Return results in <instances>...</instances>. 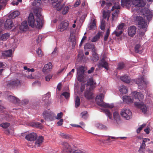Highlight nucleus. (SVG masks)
<instances>
[{
	"label": "nucleus",
	"instance_id": "7ed1b4c3",
	"mask_svg": "<svg viewBox=\"0 0 153 153\" xmlns=\"http://www.w3.org/2000/svg\"><path fill=\"white\" fill-rule=\"evenodd\" d=\"M43 116L45 120L52 121L55 119V115L53 112L48 110L44 112Z\"/></svg>",
	"mask_w": 153,
	"mask_h": 153
},
{
	"label": "nucleus",
	"instance_id": "7c9ffc66",
	"mask_svg": "<svg viewBox=\"0 0 153 153\" xmlns=\"http://www.w3.org/2000/svg\"><path fill=\"white\" fill-rule=\"evenodd\" d=\"M9 33H6L3 34L0 36V40L4 41L8 39L10 36Z\"/></svg>",
	"mask_w": 153,
	"mask_h": 153
},
{
	"label": "nucleus",
	"instance_id": "1a4fd4ad",
	"mask_svg": "<svg viewBox=\"0 0 153 153\" xmlns=\"http://www.w3.org/2000/svg\"><path fill=\"white\" fill-rule=\"evenodd\" d=\"M134 105L137 108L140 109L143 114H146L148 110L147 107L143 102H135Z\"/></svg>",
	"mask_w": 153,
	"mask_h": 153
},
{
	"label": "nucleus",
	"instance_id": "473e14b6",
	"mask_svg": "<svg viewBox=\"0 0 153 153\" xmlns=\"http://www.w3.org/2000/svg\"><path fill=\"white\" fill-rule=\"evenodd\" d=\"M77 76L78 80L80 82H84L85 81L84 80V78L85 77V75L84 74H78Z\"/></svg>",
	"mask_w": 153,
	"mask_h": 153
},
{
	"label": "nucleus",
	"instance_id": "a211bd4d",
	"mask_svg": "<svg viewBox=\"0 0 153 153\" xmlns=\"http://www.w3.org/2000/svg\"><path fill=\"white\" fill-rule=\"evenodd\" d=\"M136 32V28L134 26H130L128 30V35L131 37L133 36Z\"/></svg>",
	"mask_w": 153,
	"mask_h": 153
},
{
	"label": "nucleus",
	"instance_id": "680f3d73",
	"mask_svg": "<svg viewBox=\"0 0 153 153\" xmlns=\"http://www.w3.org/2000/svg\"><path fill=\"white\" fill-rule=\"evenodd\" d=\"M69 7L68 6H65L63 9L62 13L63 14H66L68 11Z\"/></svg>",
	"mask_w": 153,
	"mask_h": 153
},
{
	"label": "nucleus",
	"instance_id": "dca6fc26",
	"mask_svg": "<svg viewBox=\"0 0 153 153\" xmlns=\"http://www.w3.org/2000/svg\"><path fill=\"white\" fill-rule=\"evenodd\" d=\"M124 25L125 24L122 23L120 24L117 27V31H115L116 36H119L122 34L123 32V28Z\"/></svg>",
	"mask_w": 153,
	"mask_h": 153
},
{
	"label": "nucleus",
	"instance_id": "e2e57ef3",
	"mask_svg": "<svg viewBox=\"0 0 153 153\" xmlns=\"http://www.w3.org/2000/svg\"><path fill=\"white\" fill-rule=\"evenodd\" d=\"M87 113V112L86 111H85L82 112L81 114L82 117L84 119H86L87 117L86 114Z\"/></svg>",
	"mask_w": 153,
	"mask_h": 153
},
{
	"label": "nucleus",
	"instance_id": "f257e3e1",
	"mask_svg": "<svg viewBox=\"0 0 153 153\" xmlns=\"http://www.w3.org/2000/svg\"><path fill=\"white\" fill-rule=\"evenodd\" d=\"M104 96L102 94L97 95L96 97L95 101L97 104L99 106L105 108L112 109L114 107V104H109L103 101Z\"/></svg>",
	"mask_w": 153,
	"mask_h": 153
},
{
	"label": "nucleus",
	"instance_id": "5701e85b",
	"mask_svg": "<svg viewBox=\"0 0 153 153\" xmlns=\"http://www.w3.org/2000/svg\"><path fill=\"white\" fill-rule=\"evenodd\" d=\"M143 14L146 18L147 20H150L152 17V15L151 11L148 9H145L143 12Z\"/></svg>",
	"mask_w": 153,
	"mask_h": 153
},
{
	"label": "nucleus",
	"instance_id": "4468645a",
	"mask_svg": "<svg viewBox=\"0 0 153 153\" xmlns=\"http://www.w3.org/2000/svg\"><path fill=\"white\" fill-rule=\"evenodd\" d=\"M52 65L51 63L49 62L45 65L42 69V71L45 74L49 73L52 70Z\"/></svg>",
	"mask_w": 153,
	"mask_h": 153
},
{
	"label": "nucleus",
	"instance_id": "cd10ccee",
	"mask_svg": "<svg viewBox=\"0 0 153 153\" xmlns=\"http://www.w3.org/2000/svg\"><path fill=\"white\" fill-rule=\"evenodd\" d=\"M12 53V50H9L3 51L2 52V55L4 56L9 57L11 56Z\"/></svg>",
	"mask_w": 153,
	"mask_h": 153
},
{
	"label": "nucleus",
	"instance_id": "412c9836",
	"mask_svg": "<svg viewBox=\"0 0 153 153\" xmlns=\"http://www.w3.org/2000/svg\"><path fill=\"white\" fill-rule=\"evenodd\" d=\"M13 26V22L11 19H7L5 22L4 27L7 29H11Z\"/></svg>",
	"mask_w": 153,
	"mask_h": 153
},
{
	"label": "nucleus",
	"instance_id": "58836bf2",
	"mask_svg": "<svg viewBox=\"0 0 153 153\" xmlns=\"http://www.w3.org/2000/svg\"><path fill=\"white\" fill-rule=\"evenodd\" d=\"M141 48L140 45L139 44H137L134 47L135 51L136 53H141L142 52L141 50Z\"/></svg>",
	"mask_w": 153,
	"mask_h": 153
},
{
	"label": "nucleus",
	"instance_id": "a878e982",
	"mask_svg": "<svg viewBox=\"0 0 153 153\" xmlns=\"http://www.w3.org/2000/svg\"><path fill=\"white\" fill-rule=\"evenodd\" d=\"M123 100L124 102L127 103L132 102L133 101V98H131L130 97L126 96H124L123 97Z\"/></svg>",
	"mask_w": 153,
	"mask_h": 153
},
{
	"label": "nucleus",
	"instance_id": "aec40b11",
	"mask_svg": "<svg viewBox=\"0 0 153 153\" xmlns=\"http://www.w3.org/2000/svg\"><path fill=\"white\" fill-rule=\"evenodd\" d=\"M114 139L115 137L108 136L107 137V138L106 139H101L100 140V141L101 143L105 144H108L113 141L111 139L114 140Z\"/></svg>",
	"mask_w": 153,
	"mask_h": 153
},
{
	"label": "nucleus",
	"instance_id": "c03bdc74",
	"mask_svg": "<svg viewBox=\"0 0 153 153\" xmlns=\"http://www.w3.org/2000/svg\"><path fill=\"white\" fill-rule=\"evenodd\" d=\"M120 5L117 4L115 2V17L117 16L119 13V9H120Z\"/></svg>",
	"mask_w": 153,
	"mask_h": 153
},
{
	"label": "nucleus",
	"instance_id": "e433bc0d",
	"mask_svg": "<svg viewBox=\"0 0 153 153\" xmlns=\"http://www.w3.org/2000/svg\"><path fill=\"white\" fill-rule=\"evenodd\" d=\"M20 14V13L18 11H15L11 13L10 15V18L14 19L18 16Z\"/></svg>",
	"mask_w": 153,
	"mask_h": 153
},
{
	"label": "nucleus",
	"instance_id": "4d7b16f0",
	"mask_svg": "<svg viewBox=\"0 0 153 153\" xmlns=\"http://www.w3.org/2000/svg\"><path fill=\"white\" fill-rule=\"evenodd\" d=\"M63 96H64L66 99H67L69 97L70 94L68 92H64L61 94L60 96L62 97Z\"/></svg>",
	"mask_w": 153,
	"mask_h": 153
},
{
	"label": "nucleus",
	"instance_id": "6ab92c4d",
	"mask_svg": "<svg viewBox=\"0 0 153 153\" xmlns=\"http://www.w3.org/2000/svg\"><path fill=\"white\" fill-rule=\"evenodd\" d=\"M84 94L85 97L88 100L92 99L94 97L93 93L90 90L85 91Z\"/></svg>",
	"mask_w": 153,
	"mask_h": 153
},
{
	"label": "nucleus",
	"instance_id": "864d4df0",
	"mask_svg": "<svg viewBox=\"0 0 153 153\" xmlns=\"http://www.w3.org/2000/svg\"><path fill=\"white\" fill-rule=\"evenodd\" d=\"M106 114V115L110 119H111V114L110 111L107 109H103L102 110Z\"/></svg>",
	"mask_w": 153,
	"mask_h": 153
},
{
	"label": "nucleus",
	"instance_id": "9d476101",
	"mask_svg": "<svg viewBox=\"0 0 153 153\" xmlns=\"http://www.w3.org/2000/svg\"><path fill=\"white\" fill-rule=\"evenodd\" d=\"M69 24L67 20L62 22L58 26V30L62 32L67 30Z\"/></svg>",
	"mask_w": 153,
	"mask_h": 153
},
{
	"label": "nucleus",
	"instance_id": "c756f323",
	"mask_svg": "<svg viewBox=\"0 0 153 153\" xmlns=\"http://www.w3.org/2000/svg\"><path fill=\"white\" fill-rule=\"evenodd\" d=\"M96 82L94 81L92 78H90L88 80L87 82V85H90L92 89L94 88V87L93 86L94 85H95Z\"/></svg>",
	"mask_w": 153,
	"mask_h": 153
},
{
	"label": "nucleus",
	"instance_id": "3c124183",
	"mask_svg": "<svg viewBox=\"0 0 153 153\" xmlns=\"http://www.w3.org/2000/svg\"><path fill=\"white\" fill-rule=\"evenodd\" d=\"M31 126L40 128H41L42 126L41 123L38 122L32 123L31 124Z\"/></svg>",
	"mask_w": 153,
	"mask_h": 153
},
{
	"label": "nucleus",
	"instance_id": "f704fd0d",
	"mask_svg": "<svg viewBox=\"0 0 153 153\" xmlns=\"http://www.w3.org/2000/svg\"><path fill=\"white\" fill-rule=\"evenodd\" d=\"M89 29L94 30L96 29V26L94 19L92 20L89 24Z\"/></svg>",
	"mask_w": 153,
	"mask_h": 153
},
{
	"label": "nucleus",
	"instance_id": "2eb2a0df",
	"mask_svg": "<svg viewBox=\"0 0 153 153\" xmlns=\"http://www.w3.org/2000/svg\"><path fill=\"white\" fill-rule=\"evenodd\" d=\"M37 135L36 133H32L27 135L25 139L27 140L32 141L36 140Z\"/></svg>",
	"mask_w": 153,
	"mask_h": 153
},
{
	"label": "nucleus",
	"instance_id": "de8ad7c7",
	"mask_svg": "<svg viewBox=\"0 0 153 153\" xmlns=\"http://www.w3.org/2000/svg\"><path fill=\"white\" fill-rule=\"evenodd\" d=\"M41 3V0H34L33 3L32 4L33 6L36 7H38L40 5Z\"/></svg>",
	"mask_w": 153,
	"mask_h": 153
},
{
	"label": "nucleus",
	"instance_id": "338daca9",
	"mask_svg": "<svg viewBox=\"0 0 153 153\" xmlns=\"http://www.w3.org/2000/svg\"><path fill=\"white\" fill-rule=\"evenodd\" d=\"M22 0H17V1H13L12 2V4L13 5H17L18 4L19 2H21Z\"/></svg>",
	"mask_w": 153,
	"mask_h": 153
},
{
	"label": "nucleus",
	"instance_id": "20e7f679",
	"mask_svg": "<svg viewBox=\"0 0 153 153\" xmlns=\"http://www.w3.org/2000/svg\"><path fill=\"white\" fill-rule=\"evenodd\" d=\"M135 20L138 23L140 28H146L147 27V22L145 20L143 17L136 16L135 18Z\"/></svg>",
	"mask_w": 153,
	"mask_h": 153
},
{
	"label": "nucleus",
	"instance_id": "ddd939ff",
	"mask_svg": "<svg viewBox=\"0 0 153 153\" xmlns=\"http://www.w3.org/2000/svg\"><path fill=\"white\" fill-rule=\"evenodd\" d=\"M21 84L20 81L18 79L15 80H10L9 81L7 84L8 87H15L20 85Z\"/></svg>",
	"mask_w": 153,
	"mask_h": 153
},
{
	"label": "nucleus",
	"instance_id": "49530a36",
	"mask_svg": "<svg viewBox=\"0 0 153 153\" xmlns=\"http://www.w3.org/2000/svg\"><path fill=\"white\" fill-rule=\"evenodd\" d=\"M94 47V44H91L89 43H86L84 46L85 49H90Z\"/></svg>",
	"mask_w": 153,
	"mask_h": 153
},
{
	"label": "nucleus",
	"instance_id": "0e129e2a",
	"mask_svg": "<svg viewBox=\"0 0 153 153\" xmlns=\"http://www.w3.org/2000/svg\"><path fill=\"white\" fill-rule=\"evenodd\" d=\"M109 29H108L106 32L105 35L104 36V40L105 41H106L107 40L109 34Z\"/></svg>",
	"mask_w": 153,
	"mask_h": 153
},
{
	"label": "nucleus",
	"instance_id": "37998d69",
	"mask_svg": "<svg viewBox=\"0 0 153 153\" xmlns=\"http://www.w3.org/2000/svg\"><path fill=\"white\" fill-rule=\"evenodd\" d=\"M96 127L98 128L99 129H102L103 130H106L107 129V127L105 125H103L102 124L97 123L96 125Z\"/></svg>",
	"mask_w": 153,
	"mask_h": 153
},
{
	"label": "nucleus",
	"instance_id": "8fccbe9b",
	"mask_svg": "<svg viewBox=\"0 0 153 153\" xmlns=\"http://www.w3.org/2000/svg\"><path fill=\"white\" fill-rule=\"evenodd\" d=\"M10 125V123H3L0 124V126L4 128H6Z\"/></svg>",
	"mask_w": 153,
	"mask_h": 153
},
{
	"label": "nucleus",
	"instance_id": "79ce46f5",
	"mask_svg": "<svg viewBox=\"0 0 153 153\" xmlns=\"http://www.w3.org/2000/svg\"><path fill=\"white\" fill-rule=\"evenodd\" d=\"M110 12L109 11L106 12L105 10L103 11V17L104 19L107 18V20H108L109 17Z\"/></svg>",
	"mask_w": 153,
	"mask_h": 153
},
{
	"label": "nucleus",
	"instance_id": "72a5a7b5",
	"mask_svg": "<svg viewBox=\"0 0 153 153\" xmlns=\"http://www.w3.org/2000/svg\"><path fill=\"white\" fill-rule=\"evenodd\" d=\"M119 91L123 94H126L127 92V88L126 86L122 85L120 87Z\"/></svg>",
	"mask_w": 153,
	"mask_h": 153
},
{
	"label": "nucleus",
	"instance_id": "f3484780",
	"mask_svg": "<svg viewBox=\"0 0 153 153\" xmlns=\"http://www.w3.org/2000/svg\"><path fill=\"white\" fill-rule=\"evenodd\" d=\"M41 8H37L34 10V13L36 14V18L39 19L38 20L42 22L43 18L41 13Z\"/></svg>",
	"mask_w": 153,
	"mask_h": 153
},
{
	"label": "nucleus",
	"instance_id": "4c0bfd02",
	"mask_svg": "<svg viewBox=\"0 0 153 153\" xmlns=\"http://www.w3.org/2000/svg\"><path fill=\"white\" fill-rule=\"evenodd\" d=\"M101 33L99 32L92 39L91 41L92 42H95L96 41H97L100 38L101 35Z\"/></svg>",
	"mask_w": 153,
	"mask_h": 153
},
{
	"label": "nucleus",
	"instance_id": "f03ea898",
	"mask_svg": "<svg viewBox=\"0 0 153 153\" xmlns=\"http://www.w3.org/2000/svg\"><path fill=\"white\" fill-rule=\"evenodd\" d=\"M36 18V20L35 21L33 13H30L28 16V22L29 26L32 27H36L38 28H40L42 26V22L40 21Z\"/></svg>",
	"mask_w": 153,
	"mask_h": 153
},
{
	"label": "nucleus",
	"instance_id": "5fc2aeb1",
	"mask_svg": "<svg viewBox=\"0 0 153 153\" xmlns=\"http://www.w3.org/2000/svg\"><path fill=\"white\" fill-rule=\"evenodd\" d=\"M105 21L104 19H102L101 21L100 25V28L102 30H103L105 28Z\"/></svg>",
	"mask_w": 153,
	"mask_h": 153
},
{
	"label": "nucleus",
	"instance_id": "423d86ee",
	"mask_svg": "<svg viewBox=\"0 0 153 153\" xmlns=\"http://www.w3.org/2000/svg\"><path fill=\"white\" fill-rule=\"evenodd\" d=\"M49 2L52 4L53 6L56 7L58 11H60L64 6L65 3L61 5V1H58V0H49Z\"/></svg>",
	"mask_w": 153,
	"mask_h": 153
},
{
	"label": "nucleus",
	"instance_id": "6e6552de",
	"mask_svg": "<svg viewBox=\"0 0 153 153\" xmlns=\"http://www.w3.org/2000/svg\"><path fill=\"white\" fill-rule=\"evenodd\" d=\"M131 95L133 98L140 101H143L144 98V95L140 92L134 91L131 93Z\"/></svg>",
	"mask_w": 153,
	"mask_h": 153
},
{
	"label": "nucleus",
	"instance_id": "bf43d9fd",
	"mask_svg": "<svg viewBox=\"0 0 153 153\" xmlns=\"http://www.w3.org/2000/svg\"><path fill=\"white\" fill-rule=\"evenodd\" d=\"M115 120L116 122L118 123L119 121H120V117L119 114L118 112L115 111Z\"/></svg>",
	"mask_w": 153,
	"mask_h": 153
},
{
	"label": "nucleus",
	"instance_id": "a19ab883",
	"mask_svg": "<svg viewBox=\"0 0 153 153\" xmlns=\"http://www.w3.org/2000/svg\"><path fill=\"white\" fill-rule=\"evenodd\" d=\"M75 107L77 108L78 107L80 103V99L79 97L76 96V97L75 99Z\"/></svg>",
	"mask_w": 153,
	"mask_h": 153
},
{
	"label": "nucleus",
	"instance_id": "c9c22d12",
	"mask_svg": "<svg viewBox=\"0 0 153 153\" xmlns=\"http://www.w3.org/2000/svg\"><path fill=\"white\" fill-rule=\"evenodd\" d=\"M120 79L123 82L127 83H129L130 82L129 78L127 76H122L120 78Z\"/></svg>",
	"mask_w": 153,
	"mask_h": 153
},
{
	"label": "nucleus",
	"instance_id": "c85d7f7f",
	"mask_svg": "<svg viewBox=\"0 0 153 153\" xmlns=\"http://www.w3.org/2000/svg\"><path fill=\"white\" fill-rule=\"evenodd\" d=\"M28 26L26 21H24L22 22L21 26L19 27L21 30L24 31L27 29Z\"/></svg>",
	"mask_w": 153,
	"mask_h": 153
},
{
	"label": "nucleus",
	"instance_id": "ea45409f",
	"mask_svg": "<svg viewBox=\"0 0 153 153\" xmlns=\"http://www.w3.org/2000/svg\"><path fill=\"white\" fill-rule=\"evenodd\" d=\"M92 56L91 58V60L94 62L97 61L99 59V57L96 53H92Z\"/></svg>",
	"mask_w": 153,
	"mask_h": 153
},
{
	"label": "nucleus",
	"instance_id": "2f4dec72",
	"mask_svg": "<svg viewBox=\"0 0 153 153\" xmlns=\"http://www.w3.org/2000/svg\"><path fill=\"white\" fill-rule=\"evenodd\" d=\"M85 68L83 66H80L77 69L78 74H84Z\"/></svg>",
	"mask_w": 153,
	"mask_h": 153
},
{
	"label": "nucleus",
	"instance_id": "393cba45",
	"mask_svg": "<svg viewBox=\"0 0 153 153\" xmlns=\"http://www.w3.org/2000/svg\"><path fill=\"white\" fill-rule=\"evenodd\" d=\"M8 99L11 102L14 103H19L20 102V100L17 98L10 95L8 97Z\"/></svg>",
	"mask_w": 153,
	"mask_h": 153
},
{
	"label": "nucleus",
	"instance_id": "4be33fe9",
	"mask_svg": "<svg viewBox=\"0 0 153 153\" xmlns=\"http://www.w3.org/2000/svg\"><path fill=\"white\" fill-rule=\"evenodd\" d=\"M99 67L100 68L101 67H103L106 70L108 69V63L106 62L104 59H102L101 62L99 64Z\"/></svg>",
	"mask_w": 153,
	"mask_h": 153
},
{
	"label": "nucleus",
	"instance_id": "774afa93",
	"mask_svg": "<svg viewBox=\"0 0 153 153\" xmlns=\"http://www.w3.org/2000/svg\"><path fill=\"white\" fill-rule=\"evenodd\" d=\"M81 3L80 0H76V2L74 4V7H78Z\"/></svg>",
	"mask_w": 153,
	"mask_h": 153
},
{
	"label": "nucleus",
	"instance_id": "bb28decb",
	"mask_svg": "<svg viewBox=\"0 0 153 153\" xmlns=\"http://www.w3.org/2000/svg\"><path fill=\"white\" fill-rule=\"evenodd\" d=\"M131 0H121V5L122 7H128L130 4Z\"/></svg>",
	"mask_w": 153,
	"mask_h": 153
},
{
	"label": "nucleus",
	"instance_id": "603ef678",
	"mask_svg": "<svg viewBox=\"0 0 153 153\" xmlns=\"http://www.w3.org/2000/svg\"><path fill=\"white\" fill-rule=\"evenodd\" d=\"M36 53L38 56L39 57H41L43 56V54L40 49V48H38L37 50Z\"/></svg>",
	"mask_w": 153,
	"mask_h": 153
},
{
	"label": "nucleus",
	"instance_id": "0eeeda50",
	"mask_svg": "<svg viewBox=\"0 0 153 153\" xmlns=\"http://www.w3.org/2000/svg\"><path fill=\"white\" fill-rule=\"evenodd\" d=\"M121 115L126 120H129L132 117V113L128 109H124L120 113Z\"/></svg>",
	"mask_w": 153,
	"mask_h": 153
},
{
	"label": "nucleus",
	"instance_id": "f8f14e48",
	"mask_svg": "<svg viewBox=\"0 0 153 153\" xmlns=\"http://www.w3.org/2000/svg\"><path fill=\"white\" fill-rule=\"evenodd\" d=\"M133 5L137 7H144L146 4L144 0H134L132 1Z\"/></svg>",
	"mask_w": 153,
	"mask_h": 153
},
{
	"label": "nucleus",
	"instance_id": "a18cd8bd",
	"mask_svg": "<svg viewBox=\"0 0 153 153\" xmlns=\"http://www.w3.org/2000/svg\"><path fill=\"white\" fill-rule=\"evenodd\" d=\"M50 96V94L49 93H48L44 95L42 98L43 101L46 103L48 100Z\"/></svg>",
	"mask_w": 153,
	"mask_h": 153
},
{
	"label": "nucleus",
	"instance_id": "6e6d98bb",
	"mask_svg": "<svg viewBox=\"0 0 153 153\" xmlns=\"http://www.w3.org/2000/svg\"><path fill=\"white\" fill-rule=\"evenodd\" d=\"M125 67V64L123 62L119 63L118 65L117 69L119 70H121L123 69Z\"/></svg>",
	"mask_w": 153,
	"mask_h": 153
},
{
	"label": "nucleus",
	"instance_id": "13d9d810",
	"mask_svg": "<svg viewBox=\"0 0 153 153\" xmlns=\"http://www.w3.org/2000/svg\"><path fill=\"white\" fill-rule=\"evenodd\" d=\"M60 135L63 138L66 139H68L70 137L69 135L62 133H60Z\"/></svg>",
	"mask_w": 153,
	"mask_h": 153
},
{
	"label": "nucleus",
	"instance_id": "69168bd1",
	"mask_svg": "<svg viewBox=\"0 0 153 153\" xmlns=\"http://www.w3.org/2000/svg\"><path fill=\"white\" fill-rule=\"evenodd\" d=\"M63 115L62 112H60L57 114V115L56 117H55V118L57 119H60L62 117Z\"/></svg>",
	"mask_w": 153,
	"mask_h": 153
},
{
	"label": "nucleus",
	"instance_id": "b1692460",
	"mask_svg": "<svg viewBox=\"0 0 153 153\" xmlns=\"http://www.w3.org/2000/svg\"><path fill=\"white\" fill-rule=\"evenodd\" d=\"M36 138L35 142V146L36 147H39L42 144L44 138L42 136H39Z\"/></svg>",
	"mask_w": 153,
	"mask_h": 153
},
{
	"label": "nucleus",
	"instance_id": "39448f33",
	"mask_svg": "<svg viewBox=\"0 0 153 153\" xmlns=\"http://www.w3.org/2000/svg\"><path fill=\"white\" fill-rule=\"evenodd\" d=\"M135 82L138 85V88L140 89H143L147 84L146 82L144 80L143 76H141L137 79Z\"/></svg>",
	"mask_w": 153,
	"mask_h": 153
},
{
	"label": "nucleus",
	"instance_id": "09e8293b",
	"mask_svg": "<svg viewBox=\"0 0 153 153\" xmlns=\"http://www.w3.org/2000/svg\"><path fill=\"white\" fill-rule=\"evenodd\" d=\"M84 57V55L82 50H80L79 52L78 58L79 60H81Z\"/></svg>",
	"mask_w": 153,
	"mask_h": 153
},
{
	"label": "nucleus",
	"instance_id": "052dcab7",
	"mask_svg": "<svg viewBox=\"0 0 153 153\" xmlns=\"http://www.w3.org/2000/svg\"><path fill=\"white\" fill-rule=\"evenodd\" d=\"M146 126V124H143L141 125L139 127L137 130V133H139L140 131L143 129V128L145 127Z\"/></svg>",
	"mask_w": 153,
	"mask_h": 153
},
{
	"label": "nucleus",
	"instance_id": "9b49d317",
	"mask_svg": "<svg viewBox=\"0 0 153 153\" xmlns=\"http://www.w3.org/2000/svg\"><path fill=\"white\" fill-rule=\"evenodd\" d=\"M63 146L62 152L63 153H71L72 149L70 146L67 142H64L62 143Z\"/></svg>",
	"mask_w": 153,
	"mask_h": 153
}]
</instances>
